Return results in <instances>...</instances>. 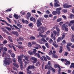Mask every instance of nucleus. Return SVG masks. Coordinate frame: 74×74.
Masks as SVG:
<instances>
[{
    "label": "nucleus",
    "instance_id": "obj_3",
    "mask_svg": "<svg viewBox=\"0 0 74 74\" xmlns=\"http://www.w3.org/2000/svg\"><path fill=\"white\" fill-rule=\"evenodd\" d=\"M35 67L34 66H29L26 69L27 71V74H31L32 72L31 71H29V70L31 69H35Z\"/></svg>",
    "mask_w": 74,
    "mask_h": 74
},
{
    "label": "nucleus",
    "instance_id": "obj_18",
    "mask_svg": "<svg viewBox=\"0 0 74 74\" xmlns=\"http://www.w3.org/2000/svg\"><path fill=\"white\" fill-rule=\"evenodd\" d=\"M54 67L55 68H57V67H58L59 69H60V66H59V65L57 64H56L54 65Z\"/></svg>",
    "mask_w": 74,
    "mask_h": 74
},
{
    "label": "nucleus",
    "instance_id": "obj_45",
    "mask_svg": "<svg viewBox=\"0 0 74 74\" xmlns=\"http://www.w3.org/2000/svg\"><path fill=\"white\" fill-rule=\"evenodd\" d=\"M62 17L63 18H64V19H67L66 16L64 15L62 16Z\"/></svg>",
    "mask_w": 74,
    "mask_h": 74
},
{
    "label": "nucleus",
    "instance_id": "obj_63",
    "mask_svg": "<svg viewBox=\"0 0 74 74\" xmlns=\"http://www.w3.org/2000/svg\"><path fill=\"white\" fill-rule=\"evenodd\" d=\"M60 71H61V70L60 69H59V70H58V74H60Z\"/></svg>",
    "mask_w": 74,
    "mask_h": 74
},
{
    "label": "nucleus",
    "instance_id": "obj_48",
    "mask_svg": "<svg viewBox=\"0 0 74 74\" xmlns=\"http://www.w3.org/2000/svg\"><path fill=\"white\" fill-rule=\"evenodd\" d=\"M9 17L10 18H12V14H9Z\"/></svg>",
    "mask_w": 74,
    "mask_h": 74
},
{
    "label": "nucleus",
    "instance_id": "obj_55",
    "mask_svg": "<svg viewBox=\"0 0 74 74\" xmlns=\"http://www.w3.org/2000/svg\"><path fill=\"white\" fill-rule=\"evenodd\" d=\"M6 19H7L8 20V22H9V23H11V20H10V18H9L8 17H6Z\"/></svg>",
    "mask_w": 74,
    "mask_h": 74
},
{
    "label": "nucleus",
    "instance_id": "obj_62",
    "mask_svg": "<svg viewBox=\"0 0 74 74\" xmlns=\"http://www.w3.org/2000/svg\"><path fill=\"white\" fill-rule=\"evenodd\" d=\"M32 45H34V44H37V42H35L33 41L32 42Z\"/></svg>",
    "mask_w": 74,
    "mask_h": 74
},
{
    "label": "nucleus",
    "instance_id": "obj_54",
    "mask_svg": "<svg viewBox=\"0 0 74 74\" xmlns=\"http://www.w3.org/2000/svg\"><path fill=\"white\" fill-rule=\"evenodd\" d=\"M46 13L47 14H49V13H50V12L49 10H47V11H46Z\"/></svg>",
    "mask_w": 74,
    "mask_h": 74
},
{
    "label": "nucleus",
    "instance_id": "obj_41",
    "mask_svg": "<svg viewBox=\"0 0 74 74\" xmlns=\"http://www.w3.org/2000/svg\"><path fill=\"white\" fill-rule=\"evenodd\" d=\"M61 60L62 62H64V61H67V59H61Z\"/></svg>",
    "mask_w": 74,
    "mask_h": 74
},
{
    "label": "nucleus",
    "instance_id": "obj_6",
    "mask_svg": "<svg viewBox=\"0 0 74 74\" xmlns=\"http://www.w3.org/2000/svg\"><path fill=\"white\" fill-rule=\"evenodd\" d=\"M33 52H32L31 51H28V53L30 55H33V53H34L35 55L36 54V52H37V50L35 49H33Z\"/></svg>",
    "mask_w": 74,
    "mask_h": 74
},
{
    "label": "nucleus",
    "instance_id": "obj_19",
    "mask_svg": "<svg viewBox=\"0 0 74 74\" xmlns=\"http://www.w3.org/2000/svg\"><path fill=\"white\" fill-rule=\"evenodd\" d=\"M8 39L10 42H12L13 41L12 40V37H11L8 36Z\"/></svg>",
    "mask_w": 74,
    "mask_h": 74
},
{
    "label": "nucleus",
    "instance_id": "obj_26",
    "mask_svg": "<svg viewBox=\"0 0 74 74\" xmlns=\"http://www.w3.org/2000/svg\"><path fill=\"white\" fill-rule=\"evenodd\" d=\"M14 16L15 18H16V19H18V15L16 14H14Z\"/></svg>",
    "mask_w": 74,
    "mask_h": 74
},
{
    "label": "nucleus",
    "instance_id": "obj_46",
    "mask_svg": "<svg viewBox=\"0 0 74 74\" xmlns=\"http://www.w3.org/2000/svg\"><path fill=\"white\" fill-rule=\"evenodd\" d=\"M62 51H63V50H62V49L61 48V47H60V51H59V53H61L62 52Z\"/></svg>",
    "mask_w": 74,
    "mask_h": 74
},
{
    "label": "nucleus",
    "instance_id": "obj_52",
    "mask_svg": "<svg viewBox=\"0 0 74 74\" xmlns=\"http://www.w3.org/2000/svg\"><path fill=\"white\" fill-rule=\"evenodd\" d=\"M18 44L19 45H21L22 44V42H18Z\"/></svg>",
    "mask_w": 74,
    "mask_h": 74
},
{
    "label": "nucleus",
    "instance_id": "obj_29",
    "mask_svg": "<svg viewBox=\"0 0 74 74\" xmlns=\"http://www.w3.org/2000/svg\"><path fill=\"white\" fill-rule=\"evenodd\" d=\"M57 13H58V12L57 11L56 12V11H53L52 12V14L54 15H56Z\"/></svg>",
    "mask_w": 74,
    "mask_h": 74
},
{
    "label": "nucleus",
    "instance_id": "obj_35",
    "mask_svg": "<svg viewBox=\"0 0 74 74\" xmlns=\"http://www.w3.org/2000/svg\"><path fill=\"white\" fill-rule=\"evenodd\" d=\"M38 53H41V54H42V55H45V54L44 53H43V52H41V51H38Z\"/></svg>",
    "mask_w": 74,
    "mask_h": 74
},
{
    "label": "nucleus",
    "instance_id": "obj_53",
    "mask_svg": "<svg viewBox=\"0 0 74 74\" xmlns=\"http://www.w3.org/2000/svg\"><path fill=\"white\" fill-rule=\"evenodd\" d=\"M45 45H46L47 48H49V45H48V43L45 44Z\"/></svg>",
    "mask_w": 74,
    "mask_h": 74
},
{
    "label": "nucleus",
    "instance_id": "obj_22",
    "mask_svg": "<svg viewBox=\"0 0 74 74\" xmlns=\"http://www.w3.org/2000/svg\"><path fill=\"white\" fill-rule=\"evenodd\" d=\"M58 3H54V7H59L60 5L58 4Z\"/></svg>",
    "mask_w": 74,
    "mask_h": 74
},
{
    "label": "nucleus",
    "instance_id": "obj_57",
    "mask_svg": "<svg viewBox=\"0 0 74 74\" xmlns=\"http://www.w3.org/2000/svg\"><path fill=\"white\" fill-rule=\"evenodd\" d=\"M55 53H56V51L54 50L53 51L52 53V55L53 56L54 55H55Z\"/></svg>",
    "mask_w": 74,
    "mask_h": 74
},
{
    "label": "nucleus",
    "instance_id": "obj_42",
    "mask_svg": "<svg viewBox=\"0 0 74 74\" xmlns=\"http://www.w3.org/2000/svg\"><path fill=\"white\" fill-rule=\"evenodd\" d=\"M71 45H72V43H68V44H67V45L66 46H67V47H69V46H71Z\"/></svg>",
    "mask_w": 74,
    "mask_h": 74
},
{
    "label": "nucleus",
    "instance_id": "obj_38",
    "mask_svg": "<svg viewBox=\"0 0 74 74\" xmlns=\"http://www.w3.org/2000/svg\"><path fill=\"white\" fill-rule=\"evenodd\" d=\"M53 45L54 46L55 48H57L58 47V45L57 44H55V43H53Z\"/></svg>",
    "mask_w": 74,
    "mask_h": 74
},
{
    "label": "nucleus",
    "instance_id": "obj_58",
    "mask_svg": "<svg viewBox=\"0 0 74 74\" xmlns=\"http://www.w3.org/2000/svg\"><path fill=\"white\" fill-rule=\"evenodd\" d=\"M20 67L21 70H23V65L22 64H21L20 65Z\"/></svg>",
    "mask_w": 74,
    "mask_h": 74
},
{
    "label": "nucleus",
    "instance_id": "obj_60",
    "mask_svg": "<svg viewBox=\"0 0 74 74\" xmlns=\"http://www.w3.org/2000/svg\"><path fill=\"white\" fill-rule=\"evenodd\" d=\"M15 36H19V34H18V32H16V33L15 34Z\"/></svg>",
    "mask_w": 74,
    "mask_h": 74
},
{
    "label": "nucleus",
    "instance_id": "obj_24",
    "mask_svg": "<svg viewBox=\"0 0 74 74\" xmlns=\"http://www.w3.org/2000/svg\"><path fill=\"white\" fill-rule=\"evenodd\" d=\"M62 21V18H59L57 20V21L58 22H60V21Z\"/></svg>",
    "mask_w": 74,
    "mask_h": 74
},
{
    "label": "nucleus",
    "instance_id": "obj_40",
    "mask_svg": "<svg viewBox=\"0 0 74 74\" xmlns=\"http://www.w3.org/2000/svg\"><path fill=\"white\" fill-rule=\"evenodd\" d=\"M24 58H25V59H26L27 61H28V62H29V61L28 60V58H27V56H25Z\"/></svg>",
    "mask_w": 74,
    "mask_h": 74
},
{
    "label": "nucleus",
    "instance_id": "obj_49",
    "mask_svg": "<svg viewBox=\"0 0 74 74\" xmlns=\"http://www.w3.org/2000/svg\"><path fill=\"white\" fill-rule=\"evenodd\" d=\"M65 34H63L62 35V37L61 38H62V40H63V39L64 38V37H65Z\"/></svg>",
    "mask_w": 74,
    "mask_h": 74
},
{
    "label": "nucleus",
    "instance_id": "obj_1",
    "mask_svg": "<svg viewBox=\"0 0 74 74\" xmlns=\"http://www.w3.org/2000/svg\"><path fill=\"white\" fill-rule=\"evenodd\" d=\"M47 28L46 27H41L38 29V32H40L41 33H44L46 30H47Z\"/></svg>",
    "mask_w": 74,
    "mask_h": 74
},
{
    "label": "nucleus",
    "instance_id": "obj_50",
    "mask_svg": "<svg viewBox=\"0 0 74 74\" xmlns=\"http://www.w3.org/2000/svg\"><path fill=\"white\" fill-rule=\"evenodd\" d=\"M66 47L67 51H70V47L67 46H66Z\"/></svg>",
    "mask_w": 74,
    "mask_h": 74
},
{
    "label": "nucleus",
    "instance_id": "obj_13",
    "mask_svg": "<svg viewBox=\"0 0 74 74\" xmlns=\"http://www.w3.org/2000/svg\"><path fill=\"white\" fill-rule=\"evenodd\" d=\"M53 34H54L55 36H56V34H57V36H59V34H60L59 32H57L55 30L53 31Z\"/></svg>",
    "mask_w": 74,
    "mask_h": 74
},
{
    "label": "nucleus",
    "instance_id": "obj_31",
    "mask_svg": "<svg viewBox=\"0 0 74 74\" xmlns=\"http://www.w3.org/2000/svg\"><path fill=\"white\" fill-rule=\"evenodd\" d=\"M28 47L29 48H31L32 47V44H31V42H29L28 44Z\"/></svg>",
    "mask_w": 74,
    "mask_h": 74
},
{
    "label": "nucleus",
    "instance_id": "obj_20",
    "mask_svg": "<svg viewBox=\"0 0 74 74\" xmlns=\"http://www.w3.org/2000/svg\"><path fill=\"white\" fill-rule=\"evenodd\" d=\"M23 61L25 63V67H26V66H27V62L25 60V59H23Z\"/></svg>",
    "mask_w": 74,
    "mask_h": 74
},
{
    "label": "nucleus",
    "instance_id": "obj_34",
    "mask_svg": "<svg viewBox=\"0 0 74 74\" xmlns=\"http://www.w3.org/2000/svg\"><path fill=\"white\" fill-rule=\"evenodd\" d=\"M15 46L16 47H18V48H19V49H22L23 48V47H21L19 46H17L16 45H15Z\"/></svg>",
    "mask_w": 74,
    "mask_h": 74
},
{
    "label": "nucleus",
    "instance_id": "obj_7",
    "mask_svg": "<svg viewBox=\"0 0 74 74\" xmlns=\"http://www.w3.org/2000/svg\"><path fill=\"white\" fill-rule=\"evenodd\" d=\"M12 60L13 62H14V63H13V65L17 68H18V67H19V65L18 64L16 63V59H15V58H13Z\"/></svg>",
    "mask_w": 74,
    "mask_h": 74
},
{
    "label": "nucleus",
    "instance_id": "obj_12",
    "mask_svg": "<svg viewBox=\"0 0 74 74\" xmlns=\"http://www.w3.org/2000/svg\"><path fill=\"white\" fill-rule=\"evenodd\" d=\"M62 10V8H58L56 9V10L57 12V14L58 15H60V10Z\"/></svg>",
    "mask_w": 74,
    "mask_h": 74
},
{
    "label": "nucleus",
    "instance_id": "obj_23",
    "mask_svg": "<svg viewBox=\"0 0 74 74\" xmlns=\"http://www.w3.org/2000/svg\"><path fill=\"white\" fill-rule=\"evenodd\" d=\"M65 65H69V64H70V62L69 61H66V62L65 63Z\"/></svg>",
    "mask_w": 74,
    "mask_h": 74
},
{
    "label": "nucleus",
    "instance_id": "obj_51",
    "mask_svg": "<svg viewBox=\"0 0 74 74\" xmlns=\"http://www.w3.org/2000/svg\"><path fill=\"white\" fill-rule=\"evenodd\" d=\"M41 40L43 42H46V41H47L45 39L43 38L41 39Z\"/></svg>",
    "mask_w": 74,
    "mask_h": 74
},
{
    "label": "nucleus",
    "instance_id": "obj_43",
    "mask_svg": "<svg viewBox=\"0 0 74 74\" xmlns=\"http://www.w3.org/2000/svg\"><path fill=\"white\" fill-rule=\"evenodd\" d=\"M5 27L6 28V29H7L8 30H11V29L10 28H9V27Z\"/></svg>",
    "mask_w": 74,
    "mask_h": 74
},
{
    "label": "nucleus",
    "instance_id": "obj_39",
    "mask_svg": "<svg viewBox=\"0 0 74 74\" xmlns=\"http://www.w3.org/2000/svg\"><path fill=\"white\" fill-rule=\"evenodd\" d=\"M52 57L53 58H58V56L55 55V54H54V55H53L52 56Z\"/></svg>",
    "mask_w": 74,
    "mask_h": 74
},
{
    "label": "nucleus",
    "instance_id": "obj_27",
    "mask_svg": "<svg viewBox=\"0 0 74 74\" xmlns=\"http://www.w3.org/2000/svg\"><path fill=\"white\" fill-rule=\"evenodd\" d=\"M13 27H15V28L17 29H18V30H20V28H19L18 27H17V26H16L15 25H13Z\"/></svg>",
    "mask_w": 74,
    "mask_h": 74
},
{
    "label": "nucleus",
    "instance_id": "obj_47",
    "mask_svg": "<svg viewBox=\"0 0 74 74\" xmlns=\"http://www.w3.org/2000/svg\"><path fill=\"white\" fill-rule=\"evenodd\" d=\"M35 46H36V47H39V48H41V46L39 45L36 44L35 45Z\"/></svg>",
    "mask_w": 74,
    "mask_h": 74
},
{
    "label": "nucleus",
    "instance_id": "obj_37",
    "mask_svg": "<svg viewBox=\"0 0 74 74\" xmlns=\"http://www.w3.org/2000/svg\"><path fill=\"white\" fill-rule=\"evenodd\" d=\"M11 55L12 56V57L13 58H14L15 57V55L14 53H10Z\"/></svg>",
    "mask_w": 74,
    "mask_h": 74
},
{
    "label": "nucleus",
    "instance_id": "obj_56",
    "mask_svg": "<svg viewBox=\"0 0 74 74\" xmlns=\"http://www.w3.org/2000/svg\"><path fill=\"white\" fill-rule=\"evenodd\" d=\"M44 16L45 18H48V15L45 14L44 15Z\"/></svg>",
    "mask_w": 74,
    "mask_h": 74
},
{
    "label": "nucleus",
    "instance_id": "obj_32",
    "mask_svg": "<svg viewBox=\"0 0 74 74\" xmlns=\"http://www.w3.org/2000/svg\"><path fill=\"white\" fill-rule=\"evenodd\" d=\"M70 17L71 19H73V18H74V15L71 14L70 15Z\"/></svg>",
    "mask_w": 74,
    "mask_h": 74
},
{
    "label": "nucleus",
    "instance_id": "obj_16",
    "mask_svg": "<svg viewBox=\"0 0 74 74\" xmlns=\"http://www.w3.org/2000/svg\"><path fill=\"white\" fill-rule=\"evenodd\" d=\"M30 20L31 21H33L35 23L36 22V19L35 18L33 17H32L30 18Z\"/></svg>",
    "mask_w": 74,
    "mask_h": 74
},
{
    "label": "nucleus",
    "instance_id": "obj_9",
    "mask_svg": "<svg viewBox=\"0 0 74 74\" xmlns=\"http://www.w3.org/2000/svg\"><path fill=\"white\" fill-rule=\"evenodd\" d=\"M38 27H39L40 26L42 25V23H41V21L38 20L36 23Z\"/></svg>",
    "mask_w": 74,
    "mask_h": 74
},
{
    "label": "nucleus",
    "instance_id": "obj_15",
    "mask_svg": "<svg viewBox=\"0 0 74 74\" xmlns=\"http://www.w3.org/2000/svg\"><path fill=\"white\" fill-rule=\"evenodd\" d=\"M30 16H31V14L29 12H28L27 13V19H29V18L30 17Z\"/></svg>",
    "mask_w": 74,
    "mask_h": 74
},
{
    "label": "nucleus",
    "instance_id": "obj_14",
    "mask_svg": "<svg viewBox=\"0 0 74 74\" xmlns=\"http://www.w3.org/2000/svg\"><path fill=\"white\" fill-rule=\"evenodd\" d=\"M18 61L20 64H22L23 62L22 59L20 58V56H18Z\"/></svg>",
    "mask_w": 74,
    "mask_h": 74
},
{
    "label": "nucleus",
    "instance_id": "obj_25",
    "mask_svg": "<svg viewBox=\"0 0 74 74\" xmlns=\"http://www.w3.org/2000/svg\"><path fill=\"white\" fill-rule=\"evenodd\" d=\"M56 29L57 32H59L60 33V29H59V28L58 27V26H57L56 28Z\"/></svg>",
    "mask_w": 74,
    "mask_h": 74
},
{
    "label": "nucleus",
    "instance_id": "obj_28",
    "mask_svg": "<svg viewBox=\"0 0 74 74\" xmlns=\"http://www.w3.org/2000/svg\"><path fill=\"white\" fill-rule=\"evenodd\" d=\"M60 40H62V37H59L58 39L57 40V42H59L60 41Z\"/></svg>",
    "mask_w": 74,
    "mask_h": 74
},
{
    "label": "nucleus",
    "instance_id": "obj_8",
    "mask_svg": "<svg viewBox=\"0 0 74 74\" xmlns=\"http://www.w3.org/2000/svg\"><path fill=\"white\" fill-rule=\"evenodd\" d=\"M31 59L33 63H36L37 62V59L35 57H31Z\"/></svg>",
    "mask_w": 74,
    "mask_h": 74
},
{
    "label": "nucleus",
    "instance_id": "obj_30",
    "mask_svg": "<svg viewBox=\"0 0 74 74\" xmlns=\"http://www.w3.org/2000/svg\"><path fill=\"white\" fill-rule=\"evenodd\" d=\"M72 67H73V68H74V63H72L71 64V65L70 67V69H71L72 68Z\"/></svg>",
    "mask_w": 74,
    "mask_h": 74
},
{
    "label": "nucleus",
    "instance_id": "obj_2",
    "mask_svg": "<svg viewBox=\"0 0 74 74\" xmlns=\"http://www.w3.org/2000/svg\"><path fill=\"white\" fill-rule=\"evenodd\" d=\"M69 23L68 22H66L65 24H64L62 26V29L63 30H64L65 29V31L67 32L68 31V28H67V27H68V26L67 25H69Z\"/></svg>",
    "mask_w": 74,
    "mask_h": 74
},
{
    "label": "nucleus",
    "instance_id": "obj_33",
    "mask_svg": "<svg viewBox=\"0 0 74 74\" xmlns=\"http://www.w3.org/2000/svg\"><path fill=\"white\" fill-rule=\"evenodd\" d=\"M17 25L18 27H20V28H22V25L19 24H17Z\"/></svg>",
    "mask_w": 74,
    "mask_h": 74
},
{
    "label": "nucleus",
    "instance_id": "obj_21",
    "mask_svg": "<svg viewBox=\"0 0 74 74\" xmlns=\"http://www.w3.org/2000/svg\"><path fill=\"white\" fill-rule=\"evenodd\" d=\"M33 23H30L28 25V26H29V27H33Z\"/></svg>",
    "mask_w": 74,
    "mask_h": 74
},
{
    "label": "nucleus",
    "instance_id": "obj_64",
    "mask_svg": "<svg viewBox=\"0 0 74 74\" xmlns=\"http://www.w3.org/2000/svg\"><path fill=\"white\" fill-rule=\"evenodd\" d=\"M71 41L73 42H74V38H72L71 39Z\"/></svg>",
    "mask_w": 74,
    "mask_h": 74
},
{
    "label": "nucleus",
    "instance_id": "obj_44",
    "mask_svg": "<svg viewBox=\"0 0 74 74\" xmlns=\"http://www.w3.org/2000/svg\"><path fill=\"white\" fill-rule=\"evenodd\" d=\"M46 57L47 58L48 60H50L51 59V58H50L49 56L47 55L46 56Z\"/></svg>",
    "mask_w": 74,
    "mask_h": 74
},
{
    "label": "nucleus",
    "instance_id": "obj_59",
    "mask_svg": "<svg viewBox=\"0 0 74 74\" xmlns=\"http://www.w3.org/2000/svg\"><path fill=\"white\" fill-rule=\"evenodd\" d=\"M24 56H24V55H23V54L20 55V58H24Z\"/></svg>",
    "mask_w": 74,
    "mask_h": 74
},
{
    "label": "nucleus",
    "instance_id": "obj_4",
    "mask_svg": "<svg viewBox=\"0 0 74 74\" xmlns=\"http://www.w3.org/2000/svg\"><path fill=\"white\" fill-rule=\"evenodd\" d=\"M48 65H46L45 66V69H47L48 70H51L52 69V67L51 65V62L50 61H48Z\"/></svg>",
    "mask_w": 74,
    "mask_h": 74
},
{
    "label": "nucleus",
    "instance_id": "obj_10",
    "mask_svg": "<svg viewBox=\"0 0 74 74\" xmlns=\"http://www.w3.org/2000/svg\"><path fill=\"white\" fill-rule=\"evenodd\" d=\"M1 29H2V31L3 32H5L7 34H9V32H8L7 30L6 29H5L4 27H1Z\"/></svg>",
    "mask_w": 74,
    "mask_h": 74
},
{
    "label": "nucleus",
    "instance_id": "obj_36",
    "mask_svg": "<svg viewBox=\"0 0 74 74\" xmlns=\"http://www.w3.org/2000/svg\"><path fill=\"white\" fill-rule=\"evenodd\" d=\"M35 39H36V38L34 36H31L30 38V39L32 40H35Z\"/></svg>",
    "mask_w": 74,
    "mask_h": 74
},
{
    "label": "nucleus",
    "instance_id": "obj_11",
    "mask_svg": "<svg viewBox=\"0 0 74 74\" xmlns=\"http://www.w3.org/2000/svg\"><path fill=\"white\" fill-rule=\"evenodd\" d=\"M64 8H70V7H71L72 5H67L66 4H65L64 5Z\"/></svg>",
    "mask_w": 74,
    "mask_h": 74
},
{
    "label": "nucleus",
    "instance_id": "obj_61",
    "mask_svg": "<svg viewBox=\"0 0 74 74\" xmlns=\"http://www.w3.org/2000/svg\"><path fill=\"white\" fill-rule=\"evenodd\" d=\"M63 22H61L59 23V25L60 26H62V25H63Z\"/></svg>",
    "mask_w": 74,
    "mask_h": 74
},
{
    "label": "nucleus",
    "instance_id": "obj_17",
    "mask_svg": "<svg viewBox=\"0 0 74 74\" xmlns=\"http://www.w3.org/2000/svg\"><path fill=\"white\" fill-rule=\"evenodd\" d=\"M37 56L38 58H39L40 57V54L38 53H36L35 54H34V56Z\"/></svg>",
    "mask_w": 74,
    "mask_h": 74
},
{
    "label": "nucleus",
    "instance_id": "obj_5",
    "mask_svg": "<svg viewBox=\"0 0 74 74\" xmlns=\"http://www.w3.org/2000/svg\"><path fill=\"white\" fill-rule=\"evenodd\" d=\"M5 60L4 61V63L6 65L10 64V62L11 61V60H7V58H5Z\"/></svg>",
    "mask_w": 74,
    "mask_h": 74
}]
</instances>
